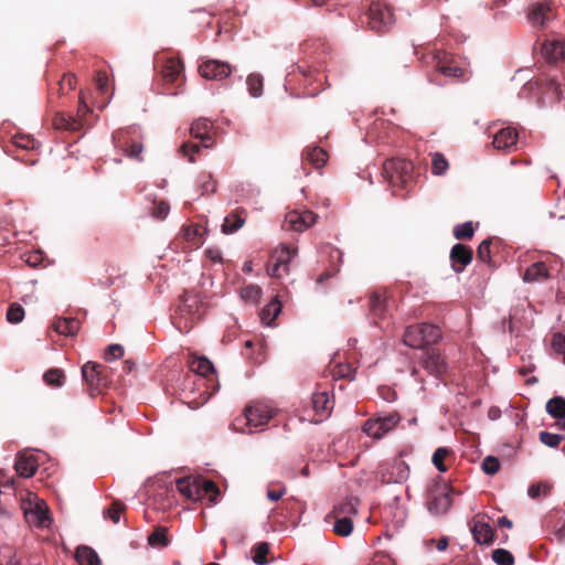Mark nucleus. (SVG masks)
<instances>
[{
    "mask_svg": "<svg viewBox=\"0 0 565 565\" xmlns=\"http://www.w3.org/2000/svg\"><path fill=\"white\" fill-rule=\"evenodd\" d=\"M82 375L88 386V393L90 396L99 394L111 383L108 367L99 363H85L82 366Z\"/></svg>",
    "mask_w": 565,
    "mask_h": 565,
    "instance_id": "8",
    "label": "nucleus"
},
{
    "mask_svg": "<svg viewBox=\"0 0 565 565\" xmlns=\"http://www.w3.org/2000/svg\"><path fill=\"white\" fill-rule=\"evenodd\" d=\"M201 189L202 194L214 193L216 191V182L213 180L211 174L202 177Z\"/></svg>",
    "mask_w": 565,
    "mask_h": 565,
    "instance_id": "59",
    "label": "nucleus"
},
{
    "mask_svg": "<svg viewBox=\"0 0 565 565\" xmlns=\"http://www.w3.org/2000/svg\"><path fill=\"white\" fill-rule=\"evenodd\" d=\"M492 559L498 565H513L514 557L511 552L504 548H497L492 552Z\"/></svg>",
    "mask_w": 565,
    "mask_h": 565,
    "instance_id": "48",
    "label": "nucleus"
},
{
    "mask_svg": "<svg viewBox=\"0 0 565 565\" xmlns=\"http://www.w3.org/2000/svg\"><path fill=\"white\" fill-rule=\"evenodd\" d=\"M275 411L268 404L256 402L245 407L244 414L236 417L232 424L234 430L253 433L266 425L273 417Z\"/></svg>",
    "mask_w": 565,
    "mask_h": 565,
    "instance_id": "1",
    "label": "nucleus"
},
{
    "mask_svg": "<svg viewBox=\"0 0 565 565\" xmlns=\"http://www.w3.org/2000/svg\"><path fill=\"white\" fill-rule=\"evenodd\" d=\"M333 532L339 536H349L353 531V522L350 516H334Z\"/></svg>",
    "mask_w": 565,
    "mask_h": 565,
    "instance_id": "35",
    "label": "nucleus"
},
{
    "mask_svg": "<svg viewBox=\"0 0 565 565\" xmlns=\"http://www.w3.org/2000/svg\"><path fill=\"white\" fill-rule=\"evenodd\" d=\"M43 381L49 386L61 387L65 382V374L62 370L53 367L43 374Z\"/></svg>",
    "mask_w": 565,
    "mask_h": 565,
    "instance_id": "37",
    "label": "nucleus"
},
{
    "mask_svg": "<svg viewBox=\"0 0 565 565\" xmlns=\"http://www.w3.org/2000/svg\"><path fill=\"white\" fill-rule=\"evenodd\" d=\"M213 124L205 118H199L194 120L190 128V135L194 139L201 141V146L204 148H211L214 143L213 139ZM200 150V145L193 142H184L180 147V151L184 157H188L190 162H194V154Z\"/></svg>",
    "mask_w": 565,
    "mask_h": 565,
    "instance_id": "3",
    "label": "nucleus"
},
{
    "mask_svg": "<svg viewBox=\"0 0 565 565\" xmlns=\"http://www.w3.org/2000/svg\"><path fill=\"white\" fill-rule=\"evenodd\" d=\"M471 533L479 544H490L493 541V529L486 522L476 521L471 527Z\"/></svg>",
    "mask_w": 565,
    "mask_h": 565,
    "instance_id": "27",
    "label": "nucleus"
},
{
    "mask_svg": "<svg viewBox=\"0 0 565 565\" xmlns=\"http://www.w3.org/2000/svg\"><path fill=\"white\" fill-rule=\"evenodd\" d=\"M113 141L115 147L121 150L128 158L138 161L142 160V145L131 136L130 130H117L113 135Z\"/></svg>",
    "mask_w": 565,
    "mask_h": 565,
    "instance_id": "14",
    "label": "nucleus"
},
{
    "mask_svg": "<svg viewBox=\"0 0 565 565\" xmlns=\"http://www.w3.org/2000/svg\"><path fill=\"white\" fill-rule=\"evenodd\" d=\"M441 339L439 327L430 323L409 326L404 332L403 342L413 349H423Z\"/></svg>",
    "mask_w": 565,
    "mask_h": 565,
    "instance_id": "5",
    "label": "nucleus"
},
{
    "mask_svg": "<svg viewBox=\"0 0 565 565\" xmlns=\"http://www.w3.org/2000/svg\"><path fill=\"white\" fill-rule=\"evenodd\" d=\"M370 312L374 318H384L387 311V297L384 291L375 290L369 299Z\"/></svg>",
    "mask_w": 565,
    "mask_h": 565,
    "instance_id": "24",
    "label": "nucleus"
},
{
    "mask_svg": "<svg viewBox=\"0 0 565 565\" xmlns=\"http://www.w3.org/2000/svg\"><path fill=\"white\" fill-rule=\"evenodd\" d=\"M542 53L547 62L556 63L565 61V41L551 40L546 41L542 46Z\"/></svg>",
    "mask_w": 565,
    "mask_h": 565,
    "instance_id": "21",
    "label": "nucleus"
},
{
    "mask_svg": "<svg viewBox=\"0 0 565 565\" xmlns=\"http://www.w3.org/2000/svg\"><path fill=\"white\" fill-rule=\"evenodd\" d=\"M243 300L257 303L262 297V288L257 285H247L241 289Z\"/></svg>",
    "mask_w": 565,
    "mask_h": 565,
    "instance_id": "44",
    "label": "nucleus"
},
{
    "mask_svg": "<svg viewBox=\"0 0 565 565\" xmlns=\"http://www.w3.org/2000/svg\"><path fill=\"white\" fill-rule=\"evenodd\" d=\"M76 78L73 74H65L57 83V95L62 96L75 89Z\"/></svg>",
    "mask_w": 565,
    "mask_h": 565,
    "instance_id": "47",
    "label": "nucleus"
},
{
    "mask_svg": "<svg viewBox=\"0 0 565 565\" xmlns=\"http://www.w3.org/2000/svg\"><path fill=\"white\" fill-rule=\"evenodd\" d=\"M452 504L451 489L447 484L436 486L430 490L427 508L434 514H445Z\"/></svg>",
    "mask_w": 565,
    "mask_h": 565,
    "instance_id": "13",
    "label": "nucleus"
},
{
    "mask_svg": "<svg viewBox=\"0 0 565 565\" xmlns=\"http://www.w3.org/2000/svg\"><path fill=\"white\" fill-rule=\"evenodd\" d=\"M546 412L553 418H565V398L562 396H555L548 399L546 403Z\"/></svg>",
    "mask_w": 565,
    "mask_h": 565,
    "instance_id": "34",
    "label": "nucleus"
},
{
    "mask_svg": "<svg viewBox=\"0 0 565 565\" xmlns=\"http://www.w3.org/2000/svg\"><path fill=\"white\" fill-rule=\"evenodd\" d=\"M449 168L448 160L441 152H435L431 154V172L435 175H443Z\"/></svg>",
    "mask_w": 565,
    "mask_h": 565,
    "instance_id": "38",
    "label": "nucleus"
},
{
    "mask_svg": "<svg viewBox=\"0 0 565 565\" xmlns=\"http://www.w3.org/2000/svg\"><path fill=\"white\" fill-rule=\"evenodd\" d=\"M452 234L458 241H469L473 237L475 228L472 222H465L454 227Z\"/></svg>",
    "mask_w": 565,
    "mask_h": 565,
    "instance_id": "40",
    "label": "nucleus"
},
{
    "mask_svg": "<svg viewBox=\"0 0 565 565\" xmlns=\"http://www.w3.org/2000/svg\"><path fill=\"white\" fill-rule=\"evenodd\" d=\"M254 556H253V561L258 564V565H264V564H267V555L269 553V544L267 542H262V543H258L255 547H254Z\"/></svg>",
    "mask_w": 565,
    "mask_h": 565,
    "instance_id": "49",
    "label": "nucleus"
},
{
    "mask_svg": "<svg viewBox=\"0 0 565 565\" xmlns=\"http://www.w3.org/2000/svg\"><path fill=\"white\" fill-rule=\"evenodd\" d=\"M392 477L390 480L394 482H403L408 478L409 468L403 460H395L392 465Z\"/></svg>",
    "mask_w": 565,
    "mask_h": 565,
    "instance_id": "39",
    "label": "nucleus"
},
{
    "mask_svg": "<svg viewBox=\"0 0 565 565\" xmlns=\"http://www.w3.org/2000/svg\"><path fill=\"white\" fill-rule=\"evenodd\" d=\"M359 500L358 499H349L345 502L341 503L340 505L335 507L333 510L334 516H350L351 514L358 513V505Z\"/></svg>",
    "mask_w": 565,
    "mask_h": 565,
    "instance_id": "43",
    "label": "nucleus"
},
{
    "mask_svg": "<svg viewBox=\"0 0 565 565\" xmlns=\"http://www.w3.org/2000/svg\"><path fill=\"white\" fill-rule=\"evenodd\" d=\"M296 254V247L281 244L270 255V259L267 264L268 275L275 278H280L282 275H287L289 273V263Z\"/></svg>",
    "mask_w": 565,
    "mask_h": 565,
    "instance_id": "10",
    "label": "nucleus"
},
{
    "mask_svg": "<svg viewBox=\"0 0 565 565\" xmlns=\"http://www.w3.org/2000/svg\"><path fill=\"white\" fill-rule=\"evenodd\" d=\"M427 64L435 68L434 74L430 75L429 81L437 85H443L439 76L459 78L463 75V70L454 64L450 55L443 51H431L427 54Z\"/></svg>",
    "mask_w": 565,
    "mask_h": 565,
    "instance_id": "6",
    "label": "nucleus"
},
{
    "mask_svg": "<svg viewBox=\"0 0 565 565\" xmlns=\"http://www.w3.org/2000/svg\"><path fill=\"white\" fill-rule=\"evenodd\" d=\"M548 277V270L543 262L532 264L523 274V280L526 282L539 281Z\"/></svg>",
    "mask_w": 565,
    "mask_h": 565,
    "instance_id": "31",
    "label": "nucleus"
},
{
    "mask_svg": "<svg viewBox=\"0 0 565 565\" xmlns=\"http://www.w3.org/2000/svg\"><path fill=\"white\" fill-rule=\"evenodd\" d=\"M281 310V303L275 297L270 300L268 305H266L260 312V319L265 324H271V322L276 319Z\"/></svg>",
    "mask_w": 565,
    "mask_h": 565,
    "instance_id": "33",
    "label": "nucleus"
},
{
    "mask_svg": "<svg viewBox=\"0 0 565 565\" xmlns=\"http://www.w3.org/2000/svg\"><path fill=\"white\" fill-rule=\"evenodd\" d=\"M303 160L316 169H319L326 164L328 160V153L326 150L317 146L307 147L303 152Z\"/></svg>",
    "mask_w": 565,
    "mask_h": 565,
    "instance_id": "28",
    "label": "nucleus"
},
{
    "mask_svg": "<svg viewBox=\"0 0 565 565\" xmlns=\"http://www.w3.org/2000/svg\"><path fill=\"white\" fill-rule=\"evenodd\" d=\"M23 260L31 267H36L41 262V254L38 252L26 253L22 256Z\"/></svg>",
    "mask_w": 565,
    "mask_h": 565,
    "instance_id": "64",
    "label": "nucleus"
},
{
    "mask_svg": "<svg viewBox=\"0 0 565 565\" xmlns=\"http://www.w3.org/2000/svg\"><path fill=\"white\" fill-rule=\"evenodd\" d=\"M12 140L15 147L24 150L35 149L38 146V141L30 136L15 135Z\"/></svg>",
    "mask_w": 565,
    "mask_h": 565,
    "instance_id": "52",
    "label": "nucleus"
},
{
    "mask_svg": "<svg viewBox=\"0 0 565 565\" xmlns=\"http://www.w3.org/2000/svg\"><path fill=\"white\" fill-rule=\"evenodd\" d=\"M31 522L41 527L49 526L51 519L49 516L47 510L43 509L41 505H36L34 511L30 512Z\"/></svg>",
    "mask_w": 565,
    "mask_h": 565,
    "instance_id": "45",
    "label": "nucleus"
},
{
    "mask_svg": "<svg viewBox=\"0 0 565 565\" xmlns=\"http://www.w3.org/2000/svg\"><path fill=\"white\" fill-rule=\"evenodd\" d=\"M382 173L392 188L405 189L413 181L414 166L406 159L393 158L383 163Z\"/></svg>",
    "mask_w": 565,
    "mask_h": 565,
    "instance_id": "4",
    "label": "nucleus"
},
{
    "mask_svg": "<svg viewBox=\"0 0 565 565\" xmlns=\"http://www.w3.org/2000/svg\"><path fill=\"white\" fill-rule=\"evenodd\" d=\"M491 239H484L480 243L477 249V257L483 262L490 264L491 262Z\"/></svg>",
    "mask_w": 565,
    "mask_h": 565,
    "instance_id": "57",
    "label": "nucleus"
},
{
    "mask_svg": "<svg viewBox=\"0 0 565 565\" xmlns=\"http://www.w3.org/2000/svg\"><path fill=\"white\" fill-rule=\"evenodd\" d=\"M519 134L514 128L507 127L500 129L493 138V146L499 150L511 151L515 148Z\"/></svg>",
    "mask_w": 565,
    "mask_h": 565,
    "instance_id": "20",
    "label": "nucleus"
},
{
    "mask_svg": "<svg viewBox=\"0 0 565 565\" xmlns=\"http://www.w3.org/2000/svg\"><path fill=\"white\" fill-rule=\"evenodd\" d=\"M199 73L206 79L222 81L232 73V67L225 62L206 60L200 64Z\"/></svg>",
    "mask_w": 565,
    "mask_h": 565,
    "instance_id": "17",
    "label": "nucleus"
},
{
    "mask_svg": "<svg viewBox=\"0 0 565 565\" xmlns=\"http://www.w3.org/2000/svg\"><path fill=\"white\" fill-rule=\"evenodd\" d=\"M53 126L55 129L76 131L81 129V120L64 113H56L53 117Z\"/></svg>",
    "mask_w": 565,
    "mask_h": 565,
    "instance_id": "30",
    "label": "nucleus"
},
{
    "mask_svg": "<svg viewBox=\"0 0 565 565\" xmlns=\"http://www.w3.org/2000/svg\"><path fill=\"white\" fill-rule=\"evenodd\" d=\"M419 364L430 375L436 377H440L447 371V363L445 358L435 348H430L422 352Z\"/></svg>",
    "mask_w": 565,
    "mask_h": 565,
    "instance_id": "15",
    "label": "nucleus"
},
{
    "mask_svg": "<svg viewBox=\"0 0 565 565\" xmlns=\"http://www.w3.org/2000/svg\"><path fill=\"white\" fill-rule=\"evenodd\" d=\"M148 543L150 545H158L166 547L170 544V540L167 535V529L159 526L156 527L154 531L148 536Z\"/></svg>",
    "mask_w": 565,
    "mask_h": 565,
    "instance_id": "42",
    "label": "nucleus"
},
{
    "mask_svg": "<svg viewBox=\"0 0 565 565\" xmlns=\"http://www.w3.org/2000/svg\"><path fill=\"white\" fill-rule=\"evenodd\" d=\"M563 81L564 75L557 68H551L547 73L541 74L534 82H529V84H535L541 94L551 96L555 100H561Z\"/></svg>",
    "mask_w": 565,
    "mask_h": 565,
    "instance_id": "11",
    "label": "nucleus"
},
{
    "mask_svg": "<svg viewBox=\"0 0 565 565\" xmlns=\"http://www.w3.org/2000/svg\"><path fill=\"white\" fill-rule=\"evenodd\" d=\"M452 451L449 448L446 447H439L435 450L433 454V463L435 467L440 471L445 472L447 471V466L445 465V460L451 456Z\"/></svg>",
    "mask_w": 565,
    "mask_h": 565,
    "instance_id": "41",
    "label": "nucleus"
},
{
    "mask_svg": "<svg viewBox=\"0 0 565 565\" xmlns=\"http://www.w3.org/2000/svg\"><path fill=\"white\" fill-rule=\"evenodd\" d=\"M124 355V348L120 344H110L105 353V359L109 361L110 359H119Z\"/></svg>",
    "mask_w": 565,
    "mask_h": 565,
    "instance_id": "60",
    "label": "nucleus"
},
{
    "mask_svg": "<svg viewBox=\"0 0 565 565\" xmlns=\"http://www.w3.org/2000/svg\"><path fill=\"white\" fill-rule=\"evenodd\" d=\"M205 303L198 295L184 294L180 296V302L175 315L183 319V326L179 322V329H191L205 313Z\"/></svg>",
    "mask_w": 565,
    "mask_h": 565,
    "instance_id": "7",
    "label": "nucleus"
},
{
    "mask_svg": "<svg viewBox=\"0 0 565 565\" xmlns=\"http://www.w3.org/2000/svg\"><path fill=\"white\" fill-rule=\"evenodd\" d=\"M89 110H90L89 107L87 106V104L84 100L83 95L81 94L79 100H78L77 114H76V117H74L75 119L81 120V128L83 127L84 118L89 113Z\"/></svg>",
    "mask_w": 565,
    "mask_h": 565,
    "instance_id": "61",
    "label": "nucleus"
},
{
    "mask_svg": "<svg viewBox=\"0 0 565 565\" xmlns=\"http://www.w3.org/2000/svg\"><path fill=\"white\" fill-rule=\"evenodd\" d=\"M184 237L186 241L191 242L192 245H200V236L202 235V227L199 225H190L183 230Z\"/></svg>",
    "mask_w": 565,
    "mask_h": 565,
    "instance_id": "54",
    "label": "nucleus"
},
{
    "mask_svg": "<svg viewBox=\"0 0 565 565\" xmlns=\"http://www.w3.org/2000/svg\"><path fill=\"white\" fill-rule=\"evenodd\" d=\"M81 322L76 318H60L53 322V329L63 335H74L78 332Z\"/></svg>",
    "mask_w": 565,
    "mask_h": 565,
    "instance_id": "29",
    "label": "nucleus"
},
{
    "mask_svg": "<svg viewBox=\"0 0 565 565\" xmlns=\"http://www.w3.org/2000/svg\"><path fill=\"white\" fill-rule=\"evenodd\" d=\"M170 212V205L164 201H154L151 215L157 220H164Z\"/></svg>",
    "mask_w": 565,
    "mask_h": 565,
    "instance_id": "53",
    "label": "nucleus"
},
{
    "mask_svg": "<svg viewBox=\"0 0 565 565\" xmlns=\"http://www.w3.org/2000/svg\"><path fill=\"white\" fill-rule=\"evenodd\" d=\"M190 369L202 376H207L214 371L213 364L206 358H193L190 361Z\"/></svg>",
    "mask_w": 565,
    "mask_h": 565,
    "instance_id": "36",
    "label": "nucleus"
},
{
    "mask_svg": "<svg viewBox=\"0 0 565 565\" xmlns=\"http://www.w3.org/2000/svg\"><path fill=\"white\" fill-rule=\"evenodd\" d=\"M39 468L35 456L19 454L15 460L14 469L20 477L30 478Z\"/></svg>",
    "mask_w": 565,
    "mask_h": 565,
    "instance_id": "22",
    "label": "nucleus"
},
{
    "mask_svg": "<svg viewBox=\"0 0 565 565\" xmlns=\"http://www.w3.org/2000/svg\"><path fill=\"white\" fill-rule=\"evenodd\" d=\"M550 491V488L547 484H544V483H536V484H532L530 488H529V495L533 499H536L541 495V493H544L546 494L547 492Z\"/></svg>",
    "mask_w": 565,
    "mask_h": 565,
    "instance_id": "62",
    "label": "nucleus"
},
{
    "mask_svg": "<svg viewBox=\"0 0 565 565\" xmlns=\"http://www.w3.org/2000/svg\"><path fill=\"white\" fill-rule=\"evenodd\" d=\"M183 71V63L179 58H168L161 70V76L167 83H174Z\"/></svg>",
    "mask_w": 565,
    "mask_h": 565,
    "instance_id": "25",
    "label": "nucleus"
},
{
    "mask_svg": "<svg viewBox=\"0 0 565 565\" xmlns=\"http://www.w3.org/2000/svg\"><path fill=\"white\" fill-rule=\"evenodd\" d=\"M126 510V505L119 501V500H114L110 504V507L108 508V510L106 511V515L114 522V523H118L119 520H120V515L121 513H124Z\"/></svg>",
    "mask_w": 565,
    "mask_h": 565,
    "instance_id": "51",
    "label": "nucleus"
},
{
    "mask_svg": "<svg viewBox=\"0 0 565 565\" xmlns=\"http://www.w3.org/2000/svg\"><path fill=\"white\" fill-rule=\"evenodd\" d=\"M482 469L487 475H495L500 470V461L497 457L488 456L482 461Z\"/></svg>",
    "mask_w": 565,
    "mask_h": 565,
    "instance_id": "56",
    "label": "nucleus"
},
{
    "mask_svg": "<svg viewBox=\"0 0 565 565\" xmlns=\"http://www.w3.org/2000/svg\"><path fill=\"white\" fill-rule=\"evenodd\" d=\"M553 350L563 355V362L565 364V332H557L552 338Z\"/></svg>",
    "mask_w": 565,
    "mask_h": 565,
    "instance_id": "58",
    "label": "nucleus"
},
{
    "mask_svg": "<svg viewBox=\"0 0 565 565\" xmlns=\"http://www.w3.org/2000/svg\"><path fill=\"white\" fill-rule=\"evenodd\" d=\"M539 437L541 443L552 448L558 447L563 439L561 435L552 434L548 431H541Z\"/></svg>",
    "mask_w": 565,
    "mask_h": 565,
    "instance_id": "55",
    "label": "nucleus"
},
{
    "mask_svg": "<svg viewBox=\"0 0 565 565\" xmlns=\"http://www.w3.org/2000/svg\"><path fill=\"white\" fill-rule=\"evenodd\" d=\"M317 217V214L309 210L290 211L285 216L282 227L295 232H303L316 223Z\"/></svg>",
    "mask_w": 565,
    "mask_h": 565,
    "instance_id": "16",
    "label": "nucleus"
},
{
    "mask_svg": "<svg viewBox=\"0 0 565 565\" xmlns=\"http://www.w3.org/2000/svg\"><path fill=\"white\" fill-rule=\"evenodd\" d=\"M249 94L259 97L263 93V77L258 74H250L246 79Z\"/></svg>",
    "mask_w": 565,
    "mask_h": 565,
    "instance_id": "46",
    "label": "nucleus"
},
{
    "mask_svg": "<svg viewBox=\"0 0 565 565\" xmlns=\"http://www.w3.org/2000/svg\"><path fill=\"white\" fill-rule=\"evenodd\" d=\"M107 82H108V77H107L106 72L98 71L96 74V77H95V83H96L98 90H100L102 93H105L107 89Z\"/></svg>",
    "mask_w": 565,
    "mask_h": 565,
    "instance_id": "63",
    "label": "nucleus"
},
{
    "mask_svg": "<svg viewBox=\"0 0 565 565\" xmlns=\"http://www.w3.org/2000/svg\"><path fill=\"white\" fill-rule=\"evenodd\" d=\"M402 417L397 412L380 413L367 419L362 427L363 433L373 439H381L392 431L401 422Z\"/></svg>",
    "mask_w": 565,
    "mask_h": 565,
    "instance_id": "9",
    "label": "nucleus"
},
{
    "mask_svg": "<svg viewBox=\"0 0 565 565\" xmlns=\"http://www.w3.org/2000/svg\"><path fill=\"white\" fill-rule=\"evenodd\" d=\"M311 405L315 414L318 416L315 419L316 423L322 422L324 418H328L333 408V399L330 398L327 391H317L312 394Z\"/></svg>",
    "mask_w": 565,
    "mask_h": 565,
    "instance_id": "19",
    "label": "nucleus"
},
{
    "mask_svg": "<svg viewBox=\"0 0 565 565\" xmlns=\"http://www.w3.org/2000/svg\"><path fill=\"white\" fill-rule=\"evenodd\" d=\"M449 258L451 268L456 273H462L465 268L472 262L473 250L471 247L458 243L452 246Z\"/></svg>",
    "mask_w": 565,
    "mask_h": 565,
    "instance_id": "18",
    "label": "nucleus"
},
{
    "mask_svg": "<svg viewBox=\"0 0 565 565\" xmlns=\"http://www.w3.org/2000/svg\"><path fill=\"white\" fill-rule=\"evenodd\" d=\"M177 490L186 499L198 501L209 495L211 504L217 503L220 489L217 484L207 479L184 477L177 480Z\"/></svg>",
    "mask_w": 565,
    "mask_h": 565,
    "instance_id": "2",
    "label": "nucleus"
},
{
    "mask_svg": "<svg viewBox=\"0 0 565 565\" xmlns=\"http://www.w3.org/2000/svg\"><path fill=\"white\" fill-rule=\"evenodd\" d=\"M247 212L243 207H238L231 212L224 220L222 232L225 234L234 233L239 230L246 221Z\"/></svg>",
    "mask_w": 565,
    "mask_h": 565,
    "instance_id": "23",
    "label": "nucleus"
},
{
    "mask_svg": "<svg viewBox=\"0 0 565 565\" xmlns=\"http://www.w3.org/2000/svg\"><path fill=\"white\" fill-rule=\"evenodd\" d=\"M367 24L372 30L382 32L394 23L392 8L384 1H373L366 13Z\"/></svg>",
    "mask_w": 565,
    "mask_h": 565,
    "instance_id": "12",
    "label": "nucleus"
},
{
    "mask_svg": "<svg viewBox=\"0 0 565 565\" xmlns=\"http://www.w3.org/2000/svg\"><path fill=\"white\" fill-rule=\"evenodd\" d=\"M553 10L550 3H537L529 14V19L533 25L543 26L546 21L552 18Z\"/></svg>",
    "mask_w": 565,
    "mask_h": 565,
    "instance_id": "26",
    "label": "nucleus"
},
{
    "mask_svg": "<svg viewBox=\"0 0 565 565\" xmlns=\"http://www.w3.org/2000/svg\"><path fill=\"white\" fill-rule=\"evenodd\" d=\"M24 318V309L19 303H11L7 311V319L10 323H19Z\"/></svg>",
    "mask_w": 565,
    "mask_h": 565,
    "instance_id": "50",
    "label": "nucleus"
},
{
    "mask_svg": "<svg viewBox=\"0 0 565 565\" xmlns=\"http://www.w3.org/2000/svg\"><path fill=\"white\" fill-rule=\"evenodd\" d=\"M75 558L79 565H100L97 553L86 545L76 548Z\"/></svg>",
    "mask_w": 565,
    "mask_h": 565,
    "instance_id": "32",
    "label": "nucleus"
}]
</instances>
